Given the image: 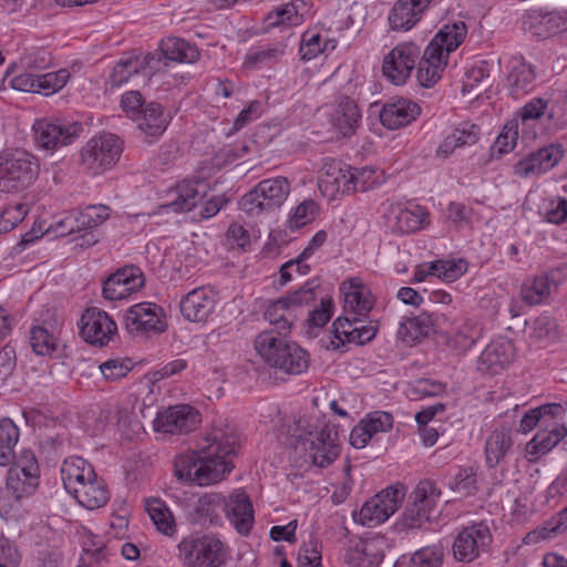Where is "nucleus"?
I'll list each match as a JSON object with an SVG mask.
<instances>
[{
  "label": "nucleus",
  "instance_id": "obj_56",
  "mask_svg": "<svg viewBox=\"0 0 567 567\" xmlns=\"http://www.w3.org/2000/svg\"><path fill=\"white\" fill-rule=\"evenodd\" d=\"M70 73L65 69H61L56 72H48L43 74H37L38 81V93L50 95L61 90L68 82Z\"/></svg>",
  "mask_w": 567,
  "mask_h": 567
},
{
  "label": "nucleus",
  "instance_id": "obj_18",
  "mask_svg": "<svg viewBox=\"0 0 567 567\" xmlns=\"http://www.w3.org/2000/svg\"><path fill=\"white\" fill-rule=\"evenodd\" d=\"M38 145L44 150H56L60 146L72 144L83 132L80 123H54L39 120L33 125Z\"/></svg>",
  "mask_w": 567,
  "mask_h": 567
},
{
  "label": "nucleus",
  "instance_id": "obj_35",
  "mask_svg": "<svg viewBox=\"0 0 567 567\" xmlns=\"http://www.w3.org/2000/svg\"><path fill=\"white\" fill-rule=\"evenodd\" d=\"M287 45L282 42L250 48L246 53L243 68L246 70H261L274 68L286 54Z\"/></svg>",
  "mask_w": 567,
  "mask_h": 567
},
{
  "label": "nucleus",
  "instance_id": "obj_28",
  "mask_svg": "<svg viewBox=\"0 0 567 567\" xmlns=\"http://www.w3.org/2000/svg\"><path fill=\"white\" fill-rule=\"evenodd\" d=\"M420 106L408 99H398L383 105L380 122L389 130H398L411 124L420 115Z\"/></svg>",
  "mask_w": 567,
  "mask_h": 567
},
{
  "label": "nucleus",
  "instance_id": "obj_6",
  "mask_svg": "<svg viewBox=\"0 0 567 567\" xmlns=\"http://www.w3.org/2000/svg\"><path fill=\"white\" fill-rule=\"evenodd\" d=\"M289 193L290 183L286 177L264 179L241 197L239 207L248 215H259L280 207Z\"/></svg>",
  "mask_w": 567,
  "mask_h": 567
},
{
  "label": "nucleus",
  "instance_id": "obj_26",
  "mask_svg": "<svg viewBox=\"0 0 567 567\" xmlns=\"http://www.w3.org/2000/svg\"><path fill=\"white\" fill-rule=\"evenodd\" d=\"M567 435V427L560 419H554L538 429L534 437L526 444L527 455L539 458L551 451Z\"/></svg>",
  "mask_w": 567,
  "mask_h": 567
},
{
  "label": "nucleus",
  "instance_id": "obj_40",
  "mask_svg": "<svg viewBox=\"0 0 567 567\" xmlns=\"http://www.w3.org/2000/svg\"><path fill=\"white\" fill-rule=\"evenodd\" d=\"M564 414L565 409L559 403H547L530 409L522 416L518 431L523 434H527L536 427H543V425L554 419H561Z\"/></svg>",
  "mask_w": 567,
  "mask_h": 567
},
{
  "label": "nucleus",
  "instance_id": "obj_1",
  "mask_svg": "<svg viewBox=\"0 0 567 567\" xmlns=\"http://www.w3.org/2000/svg\"><path fill=\"white\" fill-rule=\"evenodd\" d=\"M255 349L266 364L287 375H299L309 367V353L275 330L261 331L255 339Z\"/></svg>",
  "mask_w": 567,
  "mask_h": 567
},
{
  "label": "nucleus",
  "instance_id": "obj_17",
  "mask_svg": "<svg viewBox=\"0 0 567 567\" xmlns=\"http://www.w3.org/2000/svg\"><path fill=\"white\" fill-rule=\"evenodd\" d=\"M174 474L183 483L207 486L223 481L234 463H174Z\"/></svg>",
  "mask_w": 567,
  "mask_h": 567
},
{
  "label": "nucleus",
  "instance_id": "obj_36",
  "mask_svg": "<svg viewBox=\"0 0 567 567\" xmlns=\"http://www.w3.org/2000/svg\"><path fill=\"white\" fill-rule=\"evenodd\" d=\"M145 511L158 533L169 538L176 537L177 524L174 514L163 499L159 497L145 498Z\"/></svg>",
  "mask_w": 567,
  "mask_h": 567
},
{
  "label": "nucleus",
  "instance_id": "obj_39",
  "mask_svg": "<svg viewBox=\"0 0 567 567\" xmlns=\"http://www.w3.org/2000/svg\"><path fill=\"white\" fill-rule=\"evenodd\" d=\"M435 318L429 312L404 318L398 329V338L406 343L420 342L430 334L435 326Z\"/></svg>",
  "mask_w": 567,
  "mask_h": 567
},
{
  "label": "nucleus",
  "instance_id": "obj_57",
  "mask_svg": "<svg viewBox=\"0 0 567 567\" xmlns=\"http://www.w3.org/2000/svg\"><path fill=\"white\" fill-rule=\"evenodd\" d=\"M362 318L358 316L346 315L337 318L332 323L333 340L331 344L334 349H339L347 344V339L352 334L351 329L355 323H361Z\"/></svg>",
  "mask_w": 567,
  "mask_h": 567
},
{
  "label": "nucleus",
  "instance_id": "obj_20",
  "mask_svg": "<svg viewBox=\"0 0 567 567\" xmlns=\"http://www.w3.org/2000/svg\"><path fill=\"white\" fill-rule=\"evenodd\" d=\"M144 286V277L135 266L124 267L103 281L102 295L110 301L122 300Z\"/></svg>",
  "mask_w": 567,
  "mask_h": 567
},
{
  "label": "nucleus",
  "instance_id": "obj_24",
  "mask_svg": "<svg viewBox=\"0 0 567 567\" xmlns=\"http://www.w3.org/2000/svg\"><path fill=\"white\" fill-rule=\"evenodd\" d=\"M433 0H398L388 14L393 31L405 32L414 28Z\"/></svg>",
  "mask_w": 567,
  "mask_h": 567
},
{
  "label": "nucleus",
  "instance_id": "obj_41",
  "mask_svg": "<svg viewBox=\"0 0 567 567\" xmlns=\"http://www.w3.org/2000/svg\"><path fill=\"white\" fill-rule=\"evenodd\" d=\"M338 41L333 38H323L318 31L309 29L302 33L299 55L303 61H310L321 54H329L337 49Z\"/></svg>",
  "mask_w": 567,
  "mask_h": 567
},
{
  "label": "nucleus",
  "instance_id": "obj_50",
  "mask_svg": "<svg viewBox=\"0 0 567 567\" xmlns=\"http://www.w3.org/2000/svg\"><path fill=\"white\" fill-rule=\"evenodd\" d=\"M99 368L105 380L114 382L125 378L133 370L134 362L127 357H115L102 362Z\"/></svg>",
  "mask_w": 567,
  "mask_h": 567
},
{
  "label": "nucleus",
  "instance_id": "obj_52",
  "mask_svg": "<svg viewBox=\"0 0 567 567\" xmlns=\"http://www.w3.org/2000/svg\"><path fill=\"white\" fill-rule=\"evenodd\" d=\"M142 71L138 55L122 58L113 68L110 74L112 85L120 86L125 83L133 74Z\"/></svg>",
  "mask_w": 567,
  "mask_h": 567
},
{
  "label": "nucleus",
  "instance_id": "obj_63",
  "mask_svg": "<svg viewBox=\"0 0 567 567\" xmlns=\"http://www.w3.org/2000/svg\"><path fill=\"white\" fill-rule=\"evenodd\" d=\"M452 333L453 334L449 339V343L456 350L466 351L475 343L476 332L472 324L464 322L463 324L453 328Z\"/></svg>",
  "mask_w": 567,
  "mask_h": 567
},
{
  "label": "nucleus",
  "instance_id": "obj_60",
  "mask_svg": "<svg viewBox=\"0 0 567 567\" xmlns=\"http://www.w3.org/2000/svg\"><path fill=\"white\" fill-rule=\"evenodd\" d=\"M319 281L317 279H311L299 289L282 298L290 303V307L297 312L298 308L308 306L316 299V289L319 288Z\"/></svg>",
  "mask_w": 567,
  "mask_h": 567
},
{
  "label": "nucleus",
  "instance_id": "obj_51",
  "mask_svg": "<svg viewBox=\"0 0 567 567\" xmlns=\"http://www.w3.org/2000/svg\"><path fill=\"white\" fill-rule=\"evenodd\" d=\"M565 534L554 516L545 520L542 525L525 535L523 542L526 545H536L540 542L554 540Z\"/></svg>",
  "mask_w": 567,
  "mask_h": 567
},
{
  "label": "nucleus",
  "instance_id": "obj_30",
  "mask_svg": "<svg viewBox=\"0 0 567 567\" xmlns=\"http://www.w3.org/2000/svg\"><path fill=\"white\" fill-rule=\"evenodd\" d=\"M466 34L467 27L462 21L444 25L427 44L430 56L440 54L441 58L446 60L449 54L463 43Z\"/></svg>",
  "mask_w": 567,
  "mask_h": 567
},
{
  "label": "nucleus",
  "instance_id": "obj_4",
  "mask_svg": "<svg viewBox=\"0 0 567 567\" xmlns=\"http://www.w3.org/2000/svg\"><path fill=\"white\" fill-rule=\"evenodd\" d=\"M39 171L37 157L23 150L0 153V192L17 193L28 188Z\"/></svg>",
  "mask_w": 567,
  "mask_h": 567
},
{
  "label": "nucleus",
  "instance_id": "obj_11",
  "mask_svg": "<svg viewBox=\"0 0 567 567\" xmlns=\"http://www.w3.org/2000/svg\"><path fill=\"white\" fill-rule=\"evenodd\" d=\"M80 336L91 346L105 347L117 334V324L112 317L97 307L84 310L81 316Z\"/></svg>",
  "mask_w": 567,
  "mask_h": 567
},
{
  "label": "nucleus",
  "instance_id": "obj_15",
  "mask_svg": "<svg viewBox=\"0 0 567 567\" xmlns=\"http://www.w3.org/2000/svg\"><path fill=\"white\" fill-rule=\"evenodd\" d=\"M124 327L130 333L163 332L166 329L164 311L156 303H136L126 310Z\"/></svg>",
  "mask_w": 567,
  "mask_h": 567
},
{
  "label": "nucleus",
  "instance_id": "obj_5",
  "mask_svg": "<svg viewBox=\"0 0 567 567\" xmlns=\"http://www.w3.org/2000/svg\"><path fill=\"white\" fill-rule=\"evenodd\" d=\"M123 152V141L115 134L103 133L90 138L81 150V165L92 175L111 169Z\"/></svg>",
  "mask_w": 567,
  "mask_h": 567
},
{
  "label": "nucleus",
  "instance_id": "obj_23",
  "mask_svg": "<svg viewBox=\"0 0 567 567\" xmlns=\"http://www.w3.org/2000/svg\"><path fill=\"white\" fill-rule=\"evenodd\" d=\"M215 306V293L206 287L193 289L179 302L182 316L190 322H206L213 315Z\"/></svg>",
  "mask_w": 567,
  "mask_h": 567
},
{
  "label": "nucleus",
  "instance_id": "obj_38",
  "mask_svg": "<svg viewBox=\"0 0 567 567\" xmlns=\"http://www.w3.org/2000/svg\"><path fill=\"white\" fill-rule=\"evenodd\" d=\"M134 120L137 122V127L151 137L161 136L169 123L163 106L156 102L146 103Z\"/></svg>",
  "mask_w": 567,
  "mask_h": 567
},
{
  "label": "nucleus",
  "instance_id": "obj_53",
  "mask_svg": "<svg viewBox=\"0 0 567 567\" xmlns=\"http://www.w3.org/2000/svg\"><path fill=\"white\" fill-rule=\"evenodd\" d=\"M19 435L18 426L10 419L0 420V460H9L13 456Z\"/></svg>",
  "mask_w": 567,
  "mask_h": 567
},
{
  "label": "nucleus",
  "instance_id": "obj_61",
  "mask_svg": "<svg viewBox=\"0 0 567 567\" xmlns=\"http://www.w3.org/2000/svg\"><path fill=\"white\" fill-rule=\"evenodd\" d=\"M378 185L375 171L371 167L354 168L351 167L350 194L355 192H367Z\"/></svg>",
  "mask_w": 567,
  "mask_h": 567
},
{
  "label": "nucleus",
  "instance_id": "obj_21",
  "mask_svg": "<svg viewBox=\"0 0 567 567\" xmlns=\"http://www.w3.org/2000/svg\"><path fill=\"white\" fill-rule=\"evenodd\" d=\"M346 315L365 318L373 309L375 299L371 289L360 278L352 277L340 284Z\"/></svg>",
  "mask_w": 567,
  "mask_h": 567
},
{
  "label": "nucleus",
  "instance_id": "obj_3",
  "mask_svg": "<svg viewBox=\"0 0 567 567\" xmlns=\"http://www.w3.org/2000/svg\"><path fill=\"white\" fill-rule=\"evenodd\" d=\"M182 567H223L227 561L224 543L212 534H190L176 546Z\"/></svg>",
  "mask_w": 567,
  "mask_h": 567
},
{
  "label": "nucleus",
  "instance_id": "obj_58",
  "mask_svg": "<svg viewBox=\"0 0 567 567\" xmlns=\"http://www.w3.org/2000/svg\"><path fill=\"white\" fill-rule=\"evenodd\" d=\"M24 495L6 486L0 491V515L6 519H14L19 516Z\"/></svg>",
  "mask_w": 567,
  "mask_h": 567
},
{
  "label": "nucleus",
  "instance_id": "obj_16",
  "mask_svg": "<svg viewBox=\"0 0 567 567\" xmlns=\"http://www.w3.org/2000/svg\"><path fill=\"white\" fill-rule=\"evenodd\" d=\"M560 144H549L520 158L513 167L520 178L538 177L553 169L564 157Z\"/></svg>",
  "mask_w": 567,
  "mask_h": 567
},
{
  "label": "nucleus",
  "instance_id": "obj_34",
  "mask_svg": "<svg viewBox=\"0 0 567 567\" xmlns=\"http://www.w3.org/2000/svg\"><path fill=\"white\" fill-rule=\"evenodd\" d=\"M361 111L348 96L340 100L331 115V125L343 137H351L361 123Z\"/></svg>",
  "mask_w": 567,
  "mask_h": 567
},
{
  "label": "nucleus",
  "instance_id": "obj_46",
  "mask_svg": "<svg viewBox=\"0 0 567 567\" xmlns=\"http://www.w3.org/2000/svg\"><path fill=\"white\" fill-rule=\"evenodd\" d=\"M62 481L65 489L71 494H75L82 485H86L95 478V472L91 463H63L61 467Z\"/></svg>",
  "mask_w": 567,
  "mask_h": 567
},
{
  "label": "nucleus",
  "instance_id": "obj_54",
  "mask_svg": "<svg viewBox=\"0 0 567 567\" xmlns=\"http://www.w3.org/2000/svg\"><path fill=\"white\" fill-rule=\"evenodd\" d=\"M75 215L80 229H89L103 224L110 216V208L104 205H90Z\"/></svg>",
  "mask_w": 567,
  "mask_h": 567
},
{
  "label": "nucleus",
  "instance_id": "obj_44",
  "mask_svg": "<svg viewBox=\"0 0 567 567\" xmlns=\"http://www.w3.org/2000/svg\"><path fill=\"white\" fill-rule=\"evenodd\" d=\"M73 497L79 504L87 509H96L104 506L109 501V491L104 482L95 475L86 485L75 489Z\"/></svg>",
  "mask_w": 567,
  "mask_h": 567
},
{
  "label": "nucleus",
  "instance_id": "obj_45",
  "mask_svg": "<svg viewBox=\"0 0 567 567\" xmlns=\"http://www.w3.org/2000/svg\"><path fill=\"white\" fill-rule=\"evenodd\" d=\"M265 319L276 327L281 337V332L286 333L290 330L297 320V312L290 307L282 297L272 301L264 313Z\"/></svg>",
  "mask_w": 567,
  "mask_h": 567
},
{
  "label": "nucleus",
  "instance_id": "obj_12",
  "mask_svg": "<svg viewBox=\"0 0 567 567\" xmlns=\"http://www.w3.org/2000/svg\"><path fill=\"white\" fill-rule=\"evenodd\" d=\"M351 166L341 159L324 157L319 171L318 186L329 200L350 194Z\"/></svg>",
  "mask_w": 567,
  "mask_h": 567
},
{
  "label": "nucleus",
  "instance_id": "obj_49",
  "mask_svg": "<svg viewBox=\"0 0 567 567\" xmlns=\"http://www.w3.org/2000/svg\"><path fill=\"white\" fill-rule=\"evenodd\" d=\"M429 269L433 270V276H436L443 281L454 282L465 274L467 264L463 259H437L429 262Z\"/></svg>",
  "mask_w": 567,
  "mask_h": 567
},
{
  "label": "nucleus",
  "instance_id": "obj_48",
  "mask_svg": "<svg viewBox=\"0 0 567 567\" xmlns=\"http://www.w3.org/2000/svg\"><path fill=\"white\" fill-rule=\"evenodd\" d=\"M30 346L39 355H53L58 351L59 344L55 331L49 330L44 326H34L30 330Z\"/></svg>",
  "mask_w": 567,
  "mask_h": 567
},
{
  "label": "nucleus",
  "instance_id": "obj_62",
  "mask_svg": "<svg viewBox=\"0 0 567 567\" xmlns=\"http://www.w3.org/2000/svg\"><path fill=\"white\" fill-rule=\"evenodd\" d=\"M442 563L443 549L437 546H427L413 554L409 567H440Z\"/></svg>",
  "mask_w": 567,
  "mask_h": 567
},
{
  "label": "nucleus",
  "instance_id": "obj_59",
  "mask_svg": "<svg viewBox=\"0 0 567 567\" xmlns=\"http://www.w3.org/2000/svg\"><path fill=\"white\" fill-rule=\"evenodd\" d=\"M28 208L24 204L16 203L7 205L0 214V235L16 228L27 216Z\"/></svg>",
  "mask_w": 567,
  "mask_h": 567
},
{
  "label": "nucleus",
  "instance_id": "obj_22",
  "mask_svg": "<svg viewBox=\"0 0 567 567\" xmlns=\"http://www.w3.org/2000/svg\"><path fill=\"white\" fill-rule=\"evenodd\" d=\"M514 354L515 348L509 339L492 340L478 357L477 370L483 374H498L512 363Z\"/></svg>",
  "mask_w": 567,
  "mask_h": 567
},
{
  "label": "nucleus",
  "instance_id": "obj_25",
  "mask_svg": "<svg viewBox=\"0 0 567 567\" xmlns=\"http://www.w3.org/2000/svg\"><path fill=\"white\" fill-rule=\"evenodd\" d=\"M224 511L238 533H249L254 524V509L246 492L241 489L233 492L225 501Z\"/></svg>",
  "mask_w": 567,
  "mask_h": 567
},
{
  "label": "nucleus",
  "instance_id": "obj_47",
  "mask_svg": "<svg viewBox=\"0 0 567 567\" xmlns=\"http://www.w3.org/2000/svg\"><path fill=\"white\" fill-rule=\"evenodd\" d=\"M551 292V281L547 275H539L524 280L520 286V298L528 306L545 302Z\"/></svg>",
  "mask_w": 567,
  "mask_h": 567
},
{
  "label": "nucleus",
  "instance_id": "obj_27",
  "mask_svg": "<svg viewBox=\"0 0 567 567\" xmlns=\"http://www.w3.org/2000/svg\"><path fill=\"white\" fill-rule=\"evenodd\" d=\"M311 4L309 0H291L282 3L270 11L266 19V27L269 29L277 27H298L301 25L310 13Z\"/></svg>",
  "mask_w": 567,
  "mask_h": 567
},
{
  "label": "nucleus",
  "instance_id": "obj_7",
  "mask_svg": "<svg viewBox=\"0 0 567 567\" xmlns=\"http://www.w3.org/2000/svg\"><path fill=\"white\" fill-rule=\"evenodd\" d=\"M405 495V485L395 483L368 499L358 513H353V519L363 526L375 527L399 509Z\"/></svg>",
  "mask_w": 567,
  "mask_h": 567
},
{
  "label": "nucleus",
  "instance_id": "obj_31",
  "mask_svg": "<svg viewBox=\"0 0 567 567\" xmlns=\"http://www.w3.org/2000/svg\"><path fill=\"white\" fill-rule=\"evenodd\" d=\"M481 136V127L470 121L461 122L454 127L437 146L435 154L439 158H447L457 147L471 146L477 143Z\"/></svg>",
  "mask_w": 567,
  "mask_h": 567
},
{
  "label": "nucleus",
  "instance_id": "obj_9",
  "mask_svg": "<svg viewBox=\"0 0 567 567\" xmlns=\"http://www.w3.org/2000/svg\"><path fill=\"white\" fill-rule=\"evenodd\" d=\"M295 457L308 461H336L341 453L337 431L322 429L315 435L300 436L293 444Z\"/></svg>",
  "mask_w": 567,
  "mask_h": 567
},
{
  "label": "nucleus",
  "instance_id": "obj_37",
  "mask_svg": "<svg viewBox=\"0 0 567 567\" xmlns=\"http://www.w3.org/2000/svg\"><path fill=\"white\" fill-rule=\"evenodd\" d=\"M394 214V223L392 224L393 231L398 234H412L416 233L429 224V213L425 208L415 205L412 208H404L398 206L392 209Z\"/></svg>",
  "mask_w": 567,
  "mask_h": 567
},
{
  "label": "nucleus",
  "instance_id": "obj_10",
  "mask_svg": "<svg viewBox=\"0 0 567 567\" xmlns=\"http://www.w3.org/2000/svg\"><path fill=\"white\" fill-rule=\"evenodd\" d=\"M421 55L419 45L412 42L395 45L383 58V75L393 84L402 85L410 78Z\"/></svg>",
  "mask_w": 567,
  "mask_h": 567
},
{
  "label": "nucleus",
  "instance_id": "obj_64",
  "mask_svg": "<svg viewBox=\"0 0 567 567\" xmlns=\"http://www.w3.org/2000/svg\"><path fill=\"white\" fill-rule=\"evenodd\" d=\"M318 212V206L313 200H305L299 204L293 213L289 216V228L298 229L312 219H315L316 214Z\"/></svg>",
  "mask_w": 567,
  "mask_h": 567
},
{
  "label": "nucleus",
  "instance_id": "obj_2",
  "mask_svg": "<svg viewBox=\"0 0 567 567\" xmlns=\"http://www.w3.org/2000/svg\"><path fill=\"white\" fill-rule=\"evenodd\" d=\"M189 461H231L241 456L240 434L227 419H217L199 439Z\"/></svg>",
  "mask_w": 567,
  "mask_h": 567
},
{
  "label": "nucleus",
  "instance_id": "obj_43",
  "mask_svg": "<svg viewBox=\"0 0 567 567\" xmlns=\"http://www.w3.org/2000/svg\"><path fill=\"white\" fill-rule=\"evenodd\" d=\"M430 48L426 45L423 55L419 59V69L416 72L419 83L424 87H432L441 79L447 61L433 54L430 56Z\"/></svg>",
  "mask_w": 567,
  "mask_h": 567
},
{
  "label": "nucleus",
  "instance_id": "obj_14",
  "mask_svg": "<svg viewBox=\"0 0 567 567\" xmlns=\"http://www.w3.org/2000/svg\"><path fill=\"white\" fill-rule=\"evenodd\" d=\"M491 540L492 535L486 523L472 524L456 535L452 546L454 558L458 561H473Z\"/></svg>",
  "mask_w": 567,
  "mask_h": 567
},
{
  "label": "nucleus",
  "instance_id": "obj_55",
  "mask_svg": "<svg viewBox=\"0 0 567 567\" xmlns=\"http://www.w3.org/2000/svg\"><path fill=\"white\" fill-rule=\"evenodd\" d=\"M512 446L509 435L503 431H494L485 445L486 461H501Z\"/></svg>",
  "mask_w": 567,
  "mask_h": 567
},
{
  "label": "nucleus",
  "instance_id": "obj_19",
  "mask_svg": "<svg viewBox=\"0 0 567 567\" xmlns=\"http://www.w3.org/2000/svg\"><path fill=\"white\" fill-rule=\"evenodd\" d=\"M385 540L377 536L351 540L344 554L347 567H379L384 558Z\"/></svg>",
  "mask_w": 567,
  "mask_h": 567
},
{
  "label": "nucleus",
  "instance_id": "obj_29",
  "mask_svg": "<svg viewBox=\"0 0 567 567\" xmlns=\"http://www.w3.org/2000/svg\"><path fill=\"white\" fill-rule=\"evenodd\" d=\"M208 184L204 179H185L175 188L176 197L165 205L174 213L190 212L207 194Z\"/></svg>",
  "mask_w": 567,
  "mask_h": 567
},
{
  "label": "nucleus",
  "instance_id": "obj_8",
  "mask_svg": "<svg viewBox=\"0 0 567 567\" xmlns=\"http://www.w3.org/2000/svg\"><path fill=\"white\" fill-rule=\"evenodd\" d=\"M440 496L441 491L434 482L421 481L410 495V502L401 517L402 526L405 528L422 527L430 520Z\"/></svg>",
  "mask_w": 567,
  "mask_h": 567
},
{
  "label": "nucleus",
  "instance_id": "obj_33",
  "mask_svg": "<svg viewBox=\"0 0 567 567\" xmlns=\"http://www.w3.org/2000/svg\"><path fill=\"white\" fill-rule=\"evenodd\" d=\"M536 73L532 64L523 59H513L506 78L509 95L520 99L535 87Z\"/></svg>",
  "mask_w": 567,
  "mask_h": 567
},
{
  "label": "nucleus",
  "instance_id": "obj_32",
  "mask_svg": "<svg viewBox=\"0 0 567 567\" xmlns=\"http://www.w3.org/2000/svg\"><path fill=\"white\" fill-rule=\"evenodd\" d=\"M39 478V463H12L8 470L6 486L30 496L37 489Z\"/></svg>",
  "mask_w": 567,
  "mask_h": 567
},
{
  "label": "nucleus",
  "instance_id": "obj_42",
  "mask_svg": "<svg viewBox=\"0 0 567 567\" xmlns=\"http://www.w3.org/2000/svg\"><path fill=\"white\" fill-rule=\"evenodd\" d=\"M159 47L166 61L193 63L199 59L198 49L181 38H166L161 41Z\"/></svg>",
  "mask_w": 567,
  "mask_h": 567
},
{
  "label": "nucleus",
  "instance_id": "obj_13",
  "mask_svg": "<svg viewBox=\"0 0 567 567\" xmlns=\"http://www.w3.org/2000/svg\"><path fill=\"white\" fill-rule=\"evenodd\" d=\"M200 422L202 415L197 409L179 404L158 412L154 420V430L163 434H186L194 431Z\"/></svg>",
  "mask_w": 567,
  "mask_h": 567
}]
</instances>
